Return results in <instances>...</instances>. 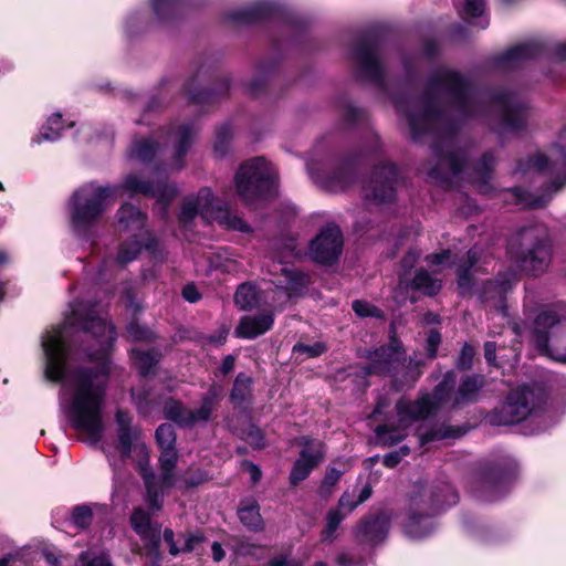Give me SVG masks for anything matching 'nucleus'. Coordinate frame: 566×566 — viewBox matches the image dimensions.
Returning <instances> with one entry per match:
<instances>
[{
    "instance_id": "nucleus-30",
    "label": "nucleus",
    "mask_w": 566,
    "mask_h": 566,
    "mask_svg": "<svg viewBox=\"0 0 566 566\" xmlns=\"http://www.w3.org/2000/svg\"><path fill=\"white\" fill-rule=\"evenodd\" d=\"M413 290L422 292L424 295L433 296L440 291L442 283L433 273L426 269L417 270L410 283Z\"/></svg>"
},
{
    "instance_id": "nucleus-39",
    "label": "nucleus",
    "mask_w": 566,
    "mask_h": 566,
    "mask_svg": "<svg viewBox=\"0 0 566 566\" xmlns=\"http://www.w3.org/2000/svg\"><path fill=\"white\" fill-rule=\"evenodd\" d=\"M235 304L241 310L252 308L258 302V293L253 285L243 283L241 284L234 295Z\"/></svg>"
},
{
    "instance_id": "nucleus-21",
    "label": "nucleus",
    "mask_w": 566,
    "mask_h": 566,
    "mask_svg": "<svg viewBox=\"0 0 566 566\" xmlns=\"http://www.w3.org/2000/svg\"><path fill=\"white\" fill-rule=\"evenodd\" d=\"M343 250V235L337 226L328 224L311 242L310 252L315 262L332 264Z\"/></svg>"
},
{
    "instance_id": "nucleus-16",
    "label": "nucleus",
    "mask_w": 566,
    "mask_h": 566,
    "mask_svg": "<svg viewBox=\"0 0 566 566\" xmlns=\"http://www.w3.org/2000/svg\"><path fill=\"white\" fill-rule=\"evenodd\" d=\"M301 450L298 458L293 463L289 481L292 486L298 485L306 480L325 458V447L321 440L310 437H301L297 440Z\"/></svg>"
},
{
    "instance_id": "nucleus-45",
    "label": "nucleus",
    "mask_w": 566,
    "mask_h": 566,
    "mask_svg": "<svg viewBox=\"0 0 566 566\" xmlns=\"http://www.w3.org/2000/svg\"><path fill=\"white\" fill-rule=\"evenodd\" d=\"M187 409L181 402L170 399L165 402L164 412L166 418L184 427Z\"/></svg>"
},
{
    "instance_id": "nucleus-33",
    "label": "nucleus",
    "mask_w": 566,
    "mask_h": 566,
    "mask_svg": "<svg viewBox=\"0 0 566 566\" xmlns=\"http://www.w3.org/2000/svg\"><path fill=\"white\" fill-rule=\"evenodd\" d=\"M433 530V522L423 515L411 513L405 525L406 533L412 538H422Z\"/></svg>"
},
{
    "instance_id": "nucleus-15",
    "label": "nucleus",
    "mask_w": 566,
    "mask_h": 566,
    "mask_svg": "<svg viewBox=\"0 0 566 566\" xmlns=\"http://www.w3.org/2000/svg\"><path fill=\"white\" fill-rule=\"evenodd\" d=\"M123 188L129 192L150 196L160 205L161 213H166L167 206L178 195V188L169 182L158 170L155 171L150 180H142L136 175H129L125 178Z\"/></svg>"
},
{
    "instance_id": "nucleus-25",
    "label": "nucleus",
    "mask_w": 566,
    "mask_h": 566,
    "mask_svg": "<svg viewBox=\"0 0 566 566\" xmlns=\"http://www.w3.org/2000/svg\"><path fill=\"white\" fill-rule=\"evenodd\" d=\"M422 361L410 357L406 360L405 354L402 355V365H400L398 375L392 380V388L400 391L403 388L412 387L420 378L422 370Z\"/></svg>"
},
{
    "instance_id": "nucleus-4",
    "label": "nucleus",
    "mask_w": 566,
    "mask_h": 566,
    "mask_svg": "<svg viewBox=\"0 0 566 566\" xmlns=\"http://www.w3.org/2000/svg\"><path fill=\"white\" fill-rule=\"evenodd\" d=\"M455 384L453 371L446 374L442 381L436 387L432 397L424 395L416 401L401 398L396 403L398 426L381 424L375 430L379 442L394 446L407 436V428L417 420L426 418L442 401L447 400Z\"/></svg>"
},
{
    "instance_id": "nucleus-38",
    "label": "nucleus",
    "mask_w": 566,
    "mask_h": 566,
    "mask_svg": "<svg viewBox=\"0 0 566 566\" xmlns=\"http://www.w3.org/2000/svg\"><path fill=\"white\" fill-rule=\"evenodd\" d=\"M142 250V242L137 239L135 233L128 241L124 242L118 251L116 261L120 265L135 260Z\"/></svg>"
},
{
    "instance_id": "nucleus-64",
    "label": "nucleus",
    "mask_w": 566,
    "mask_h": 566,
    "mask_svg": "<svg viewBox=\"0 0 566 566\" xmlns=\"http://www.w3.org/2000/svg\"><path fill=\"white\" fill-rule=\"evenodd\" d=\"M352 497L353 496L348 492H345L338 502L339 507L346 510L347 513H350L359 505L357 500L355 501Z\"/></svg>"
},
{
    "instance_id": "nucleus-12",
    "label": "nucleus",
    "mask_w": 566,
    "mask_h": 566,
    "mask_svg": "<svg viewBox=\"0 0 566 566\" xmlns=\"http://www.w3.org/2000/svg\"><path fill=\"white\" fill-rule=\"evenodd\" d=\"M544 402L541 389L520 386L513 389L505 402L491 415V422L496 426H510L526 419Z\"/></svg>"
},
{
    "instance_id": "nucleus-42",
    "label": "nucleus",
    "mask_w": 566,
    "mask_h": 566,
    "mask_svg": "<svg viewBox=\"0 0 566 566\" xmlns=\"http://www.w3.org/2000/svg\"><path fill=\"white\" fill-rule=\"evenodd\" d=\"M485 9L484 0H467L463 7L462 15L464 19H480L478 25L481 29H485L489 25V20L483 18Z\"/></svg>"
},
{
    "instance_id": "nucleus-27",
    "label": "nucleus",
    "mask_w": 566,
    "mask_h": 566,
    "mask_svg": "<svg viewBox=\"0 0 566 566\" xmlns=\"http://www.w3.org/2000/svg\"><path fill=\"white\" fill-rule=\"evenodd\" d=\"M178 462L177 451H165L160 452L159 457V469H160V482L161 488H159L158 483L156 485L160 493V503L163 504V491L161 489H170L176 485L178 481V476L175 473V469Z\"/></svg>"
},
{
    "instance_id": "nucleus-48",
    "label": "nucleus",
    "mask_w": 566,
    "mask_h": 566,
    "mask_svg": "<svg viewBox=\"0 0 566 566\" xmlns=\"http://www.w3.org/2000/svg\"><path fill=\"white\" fill-rule=\"evenodd\" d=\"M237 433L253 448H262L264 446L261 430L252 423H248L245 428L238 430Z\"/></svg>"
},
{
    "instance_id": "nucleus-22",
    "label": "nucleus",
    "mask_w": 566,
    "mask_h": 566,
    "mask_svg": "<svg viewBox=\"0 0 566 566\" xmlns=\"http://www.w3.org/2000/svg\"><path fill=\"white\" fill-rule=\"evenodd\" d=\"M280 2L281 0H255L249 7H239L226 11L223 20L232 27H244L265 21L273 17Z\"/></svg>"
},
{
    "instance_id": "nucleus-41",
    "label": "nucleus",
    "mask_w": 566,
    "mask_h": 566,
    "mask_svg": "<svg viewBox=\"0 0 566 566\" xmlns=\"http://www.w3.org/2000/svg\"><path fill=\"white\" fill-rule=\"evenodd\" d=\"M232 136L233 132L228 125H223L217 130L213 151L218 157H223L229 154Z\"/></svg>"
},
{
    "instance_id": "nucleus-50",
    "label": "nucleus",
    "mask_w": 566,
    "mask_h": 566,
    "mask_svg": "<svg viewBox=\"0 0 566 566\" xmlns=\"http://www.w3.org/2000/svg\"><path fill=\"white\" fill-rule=\"evenodd\" d=\"M352 307L359 317L384 318V312L366 301L356 300Z\"/></svg>"
},
{
    "instance_id": "nucleus-31",
    "label": "nucleus",
    "mask_w": 566,
    "mask_h": 566,
    "mask_svg": "<svg viewBox=\"0 0 566 566\" xmlns=\"http://www.w3.org/2000/svg\"><path fill=\"white\" fill-rule=\"evenodd\" d=\"M485 381L482 375L467 376L460 384L454 403L474 401Z\"/></svg>"
},
{
    "instance_id": "nucleus-8",
    "label": "nucleus",
    "mask_w": 566,
    "mask_h": 566,
    "mask_svg": "<svg viewBox=\"0 0 566 566\" xmlns=\"http://www.w3.org/2000/svg\"><path fill=\"white\" fill-rule=\"evenodd\" d=\"M195 134L196 129L192 125L171 126L164 132L161 136L164 142L161 144L153 137L134 142L129 150V157L140 163L150 161L160 151V146L163 145L171 149L170 170L179 171L185 166L184 157L191 145Z\"/></svg>"
},
{
    "instance_id": "nucleus-23",
    "label": "nucleus",
    "mask_w": 566,
    "mask_h": 566,
    "mask_svg": "<svg viewBox=\"0 0 566 566\" xmlns=\"http://www.w3.org/2000/svg\"><path fill=\"white\" fill-rule=\"evenodd\" d=\"M221 396L222 387L214 384L211 385L202 397L201 406L197 409H187L184 427H195L207 422L211 417L214 406L221 399Z\"/></svg>"
},
{
    "instance_id": "nucleus-44",
    "label": "nucleus",
    "mask_w": 566,
    "mask_h": 566,
    "mask_svg": "<svg viewBox=\"0 0 566 566\" xmlns=\"http://www.w3.org/2000/svg\"><path fill=\"white\" fill-rule=\"evenodd\" d=\"M156 440L161 449L165 451H176V433L171 424L163 423L156 430Z\"/></svg>"
},
{
    "instance_id": "nucleus-53",
    "label": "nucleus",
    "mask_w": 566,
    "mask_h": 566,
    "mask_svg": "<svg viewBox=\"0 0 566 566\" xmlns=\"http://www.w3.org/2000/svg\"><path fill=\"white\" fill-rule=\"evenodd\" d=\"M345 518V514H342L339 510H329L326 517V530H325V537H332L334 532L337 530L340 522Z\"/></svg>"
},
{
    "instance_id": "nucleus-3",
    "label": "nucleus",
    "mask_w": 566,
    "mask_h": 566,
    "mask_svg": "<svg viewBox=\"0 0 566 566\" xmlns=\"http://www.w3.org/2000/svg\"><path fill=\"white\" fill-rule=\"evenodd\" d=\"M507 255L521 273L538 276L546 272L552 260V240L547 227L532 224L522 228L510 239Z\"/></svg>"
},
{
    "instance_id": "nucleus-57",
    "label": "nucleus",
    "mask_w": 566,
    "mask_h": 566,
    "mask_svg": "<svg viewBox=\"0 0 566 566\" xmlns=\"http://www.w3.org/2000/svg\"><path fill=\"white\" fill-rule=\"evenodd\" d=\"M81 558L83 560V566H113L109 556L106 554L93 556L88 559L85 554H82Z\"/></svg>"
},
{
    "instance_id": "nucleus-2",
    "label": "nucleus",
    "mask_w": 566,
    "mask_h": 566,
    "mask_svg": "<svg viewBox=\"0 0 566 566\" xmlns=\"http://www.w3.org/2000/svg\"><path fill=\"white\" fill-rule=\"evenodd\" d=\"M83 327L97 344L95 350L87 352L90 361L85 365L69 363L65 327L56 328L42 339L44 375L62 384L61 406L71 427L91 443H97L104 432L102 412L111 374L107 354L115 340V329L96 312L87 315Z\"/></svg>"
},
{
    "instance_id": "nucleus-59",
    "label": "nucleus",
    "mask_w": 566,
    "mask_h": 566,
    "mask_svg": "<svg viewBox=\"0 0 566 566\" xmlns=\"http://www.w3.org/2000/svg\"><path fill=\"white\" fill-rule=\"evenodd\" d=\"M366 117V114L363 109H359L353 105H347L344 109V118L348 123H358Z\"/></svg>"
},
{
    "instance_id": "nucleus-55",
    "label": "nucleus",
    "mask_w": 566,
    "mask_h": 566,
    "mask_svg": "<svg viewBox=\"0 0 566 566\" xmlns=\"http://www.w3.org/2000/svg\"><path fill=\"white\" fill-rule=\"evenodd\" d=\"M209 476L207 474V472L202 471V470H189L187 472V476H185L184 479V483H185V488H192V486H197L199 484H202L205 483L206 481H208Z\"/></svg>"
},
{
    "instance_id": "nucleus-9",
    "label": "nucleus",
    "mask_w": 566,
    "mask_h": 566,
    "mask_svg": "<svg viewBox=\"0 0 566 566\" xmlns=\"http://www.w3.org/2000/svg\"><path fill=\"white\" fill-rule=\"evenodd\" d=\"M532 340L541 355L566 364V306L541 312L534 321Z\"/></svg>"
},
{
    "instance_id": "nucleus-1",
    "label": "nucleus",
    "mask_w": 566,
    "mask_h": 566,
    "mask_svg": "<svg viewBox=\"0 0 566 566\" xmlns=\"http://www.w3.org/2000/svg\"><path fill=\"white\" fill-rule=\"evenodd\" d=\"M395 106L403 116L413 140L426 133H433L434 163L428 168L429 178L446 188L461 179L468 153L460 147L457 136L458 122L481 114L484 94L474 90L457 72L439 69L429 80L423 97L417 99L396 98ZM495 165L492 153H485L472 172L464 171L468 179L476 184L481 192L490 190L489 181Z\"/></svg>"
},
{
    "instance_id": "nucleus-20",
    "label": "nucleus",
    "mask_w": 566,
    "mask_h": 566,
    "mask_svg": "<svg viewBox=\"0 0 566 566\" xmlns=\"http://www.w3.org/2000/svg\"><path fill=\"white\" fill-rule=\"evenodd\" d=\"M517 282V275L514 270H506L499 273L495 280L484 283L480 291L481 301L489 307L495 310L501 319H507L505 298Z\"/></svg>"
},
{
    "instance_id": "nucleus-28",
    "label": "nucleus",
    "mask_w": 566,
    "mask_h": 566,
    "mask_svg": "<svg viewBox=\"0 0 566 566\" xmlns=\"http://www.w3.org/2000/svg\"><path fill=\"white\" fill-rule=\"evenodd\" d=\"M130 523L136 533L143 538L149 539L154 548H158L160 544L159 531L151 527L150 517L146 511L136 509L130 516Z\"/></svg>"
},
{
    "instance_id": "nucleus-46",
    "label": "nucleus",
    "mask_w": 566,
    "mask_h": 566,
    "mask_svg": "<svg viewBox=\"0 0 566 566\" xmlns=\"http://www.w3.org/2000/svg\"><path fill=\"white\" fill-rule=\"evenodd\" d=\"M155 14L160 20H168L176 13L179 0H150Z\"/></svg>"
},
{
    "instance_id": "nucleus-47",
    "label": "nucleus",
    "mask_w": 566,
    "mask_h": 566,
    "mask_svg": "<svg viewBox=\"0 0 566 566\" xmlns=\"http://www.w3.org/2000/svg\"><path fill=\"white\" fill-rule=\"evenodd\" d=\"M342 475L343 471L335 468H328L319 486V495L324 499L331 496L334 486L337 484Z\"/></svg>"
},
{
    "instance_id": "nucleus-18",
    "label": "nucleus",
    "mask_w": 566,
    "mask_h": 566,
    "mask_svg": "<svg viewBox=\"0 0 566 566\" xmlns=\"http://www.w3.org/2000/svg\"><path fill=\"white\" fill-rule=\"evenodd\" d=\"M546 50V48L539 41H530L515 45L503 54H501L496 62L503 69H511L518 66L525 61L535 59ZM554 60L563 62L566 60V41L557 43L554 46L547 49Z\"/></svg>"
},
{
    "instance_id": "nucleus-58",
    "label": "nucleus",
    "mask_w": 566,
    "mask_h": 566,
    "mask_svg": "<svg viewBox=\"0 0 566 566\" xmlns=\"http://www.w3.org/2000/svg\"><path fill=\"white\" fill-rule=\"evenodd\" d=\"M449 437H450V433L448 432V430H444V429L432 430V431H429L420 437V444L426 446L430 442H433L437 440H443Z\"/></svg>"
},
{
    "instance_id": "nucleus-10",
    "label": "nucleus",
    "mask_w": 566,
    "mask_h": 566,
    "mask_svg": "<svg viewBox=\"0 0 566 566\" xmlns=\"http://www.w3.org/2000/svg\"><path fill=\"white\" fill-rule=\"evenodd\" d=\"M198 214L207 222L217 221L230 229L249 230V226L241 218L217 207L216 198L211 189L207 187L201 188L197 196H188L184 199L179 222L186 227Z\"/></svg>"
},
{
    "instance_id": "nucleus-40",
    "label": "nucleus",
    "mask_w": 566,
    "mask_h": 566,
    "mask_svg": "<svg viewBox=\"0 0 566 566\" xmlns=\"http://www.w3.org/2000/svg\"><path fill=\"white\" fill-rule=\"evenodd\" d=\"M354 180L353 169L348 166L339 168V175L328 177L325 180V187L331 191L345 190Z\"/></svg>"
},
{
    "instance_id": "nucleus-54",
    "label": "nucleus",
    "mask_w": 566,
    "mask_h": 566,
    "mask_svg": "<svg viewBox=\"0 0 566 566\" xmlns=\"http://www.w3.org/2000/svg\"><path fill=\"white\" fill-rule=\"evenodd\" d=\"M451 251L443 250L439 253H432L426 256L424 261L430 268H441L450 264Z\"/></svg>"
},
{
    "instance_id": "nucleus-17",
    "label": "nucleus",
    "mask_w": 566,
    "mask_h": 566,
    "mask_svg": "<svg viewBox=\"0 0 566 566\" xmlns=\"http://www.w3.org/2000/svg\"><path fill=\"white\" fill-rule=\"evenodd\" d=\"M405 350L399 339L390 337L387 345L380 346L368 355V365L365 367L367 375L391 376L394 379L398 375L400 365H402V355Z\"/></svg>"
},
{
    "instance_id": "nucleus-60",
    "label": "nucleus",
    "mask_w": 566,
    "mask_h": 566,
    "mask_svg": "<svg viewBox=\"0 0 566 566\" xmlns=\"http://www.w3.org/2000/svg\"><path fill=\"white\" fill-rule=\"evenodd\" d=\"M441 342V335L438 331L431 329L428 334V356L433 359L437 354V348Z\"/></svg>"
},
{
    "instance_id": "nucleus-63",
    "label": "nucleus",
    "mask_w": 566,
    "mask_h": 566,
    "mask_svg": "<svg viewBox=\"0 0 566 566\" xmlns=\"http://www.w3.org/2000/svg\"><path fill=\"white\" fill-rule=\"evenodd\" d=\"M496 344L494 342H486L484 344V357L489 365L497 366L496 364Z\"/></svg>"
},
{
    "instance_id": "nucleus-51",
    "label": "nucleus",
    "mask_w": 566,
    "mask_h": 566,
    "mask_svg": "<svg viewBox=\"0 0 566 566\" xmlns=\"http://www.w3.org/2000/svg\"><path fill=\"white\" fill-rule=\"evenodd\" d=\"M133 357L136 359L138 368L143 375H147L157 361L155 355L149 352L133 350Z\"/></svg>"
},
{
    "instance_id": "nucleus-24",
    "label": "nucleus",
    "mask_w": 566,
    "mask_h": 566,
    "mask_svg": "<svg viewBox=\"0 0 566 566\" xmlns=\"http://www.w3.org/2000/svg\"><path fill=\"white\" fill-rule=\"evenodd\" d=\"M273 325V316L271 313H263L260 315L243 316L235 328V335L243 338H254L266 331Z\"/></svg>"
},
{
    "instance_id": "nucleus-43",
    "label": "nucleus",
    "mask_w": 566,
    "mask_h": 566,
    "mask_svg": "<svg viewBox=\"0 0 566 566\" xmlns=\"http://www.w3.org/2000/svg\"><path fill=\"white\" fill-rule=\"evenodd\" d=\"M506 491V482H504L502 479L492 481L486 480L483 482V490L480 494V497L484 501L492 502L501 499Z\"/></svg>"
},
{
    "instance_id": "nucleus-32",
    "label": "nucleus",
    "mask_w": 566,
    "mask_h": 566,
    "mask_svg": "<svg viewBox=\"0 0 566 566\" xmlns=\"http://www.w3.org/2000/svg\"><path fill=\"white\" fill-rule=\"evenodd\" d=\"M230 398L238 407L248 405L252 398V378L244 374H239L234 380Z\"/></svg>"
},
{
    "instance_id": "nucleus-29",
    "label": "nucleus",
    "mask_w": 566,
    "mask_h": 566,
    "mask_svg": "<svg viewBox=\"0 0 566 566\" xmlns=\"http://www.w3.org/2000/svg\"><path fill=\"white\" fill-rule=\"evenodd\" d=\"M146 216L132 205H124L118 210V228L120 231L140 232L145 227Z\"/></svg>"
},
{
    "instance_id": "nucleus-11",
    "label": "nucleus",
    "mask_w": 566,
    "mask_h": 566,
    "mask_svg": "<svg viewBox=\"0 0 566 566\" xmlns=\"http://www.w3.org/2000/svg\"><path fill=\"white\" fill-rule=\"evenodd\" d=\"M117 188L93 182L82 186L73 196L72 223L77 232L84 231L105 211L108 199L115 198Z\"/></svg>"
},
{
    "instance_id": "nucleus-5",
    "label": "nucleus",
    "mask_w": 566,
    "mask_h": 566,
    "mask_svg": "<svg viewBox=\"0 0 566 566\" xmlns=\"http://www.w3.org/2000/svg\"><path fill=\"white\" fill-rule=\"evenodd\" d=\"M237 195L249 206H260L279 193V171L264 157L243 161L234 176Z\"/></svg>"
},
{
    "instance_id": "nucleus-36",
    "label": "nucleus",
    "mask_w": 566,
    "mask_h": 566,
    "mask_svg": "<svg viewBox=\"0 0 566 566\" xmlns=\"http://www.w3.org/2000/svg\"><path fill=\"white\" fill-rule=\"evenodd\" d=\"M479 260V251L476 248L468 252L467 261L461 263L458 269V285L462 292L469 291L472 286L470 270Z\"/></svg>"
},
{
    "instance_id": "nucleus-6",
    "label": "nucleus",
    "mask_w": 566,
    "mask_h": 566,
    "mask_svg": "<svg viewBox=\"0 0 566 566\" xmlns=\"http://www.w3.org/2000/svg\"><path fill=\"white\" fill-rule=\"evenodd\" d=\"M527 171L552 174L566 171V126L559 133L557 142L549 150V155L536 154L528 158L525 166L523 163H518L515 174ZM565 184L566 177L563 180L556 179L552 182L549 190L541 196L524 191L518 187L513 189V193L518 202L537 209L545 207L551 201L553 195Z\"/></svg>"
},
{
    "instance_id": "nucleus-35",
    "label": "nucleus",
    "mask_w": 566,
    "mask_h": 566,
    "mask_svg": "<svg viewBox=\"0 0 566 566\" xmlns=\"http://www.w3.org/2000/svg\"><path fill=\"white\" fill-rule=\"evenodd\" d=\"M240 521L248 527L256 530L261 527L262 518L259 512L258 504L252 500H245L241 502L239 509Z\"/></svg>"
},
{
    "instance_id": "nucleus-37",
    "label": "nucleus",
    "mask_w": 566,
    "mask_h": 566,
    "mask_svg": "<svg viewBox=\"0 0 566 566\" xmlns=\"http://www.w3.org/2000/svg\"><path fill=\"white\" fill-rule=\"evenodd\" d=\"M62 115L60 113L53 114L42 127L40 134L34 138V142L40 144L43 140L54 142L60 138V130L62 129Z\"/></svg>"
},
{
    "instance_id": "nucleus-61",
    "label": "nucleus",
    "mask_w": 566,
    "mask_h": 566,
    "mask_svg": "<svg viewBox=\"0 0 566 566\" xmlns=\"http://www.w3.org/2000/svg\"><path fill=\"white\" fill-rule=\"evenodd\" d=\"M203 541V536L201 533H190L187 535L185 539V545L182 547V552H191L193 551L198 544Z\"/></svg>"
},
{
    "instance_id": "nucleus-19",
    "label": "nucleus",
    "mask_w": 566,
    "mask_h": 566,
    "mask_svg": "<svg viewBox=\"0 0 566 566\" xmlns=\"http://www.w3.org/2000/svg\"><path fill=\"white\" fill-rule=\"evenodd\" d=\"M397 169L392 164H384L375 169L370 181L364 187V198L375 205L390 202L396 196Z\"/></svg>"
},
{
    "instance_id": "nucleus-26",
    "label": "nucleus",
    "mask_w": 566,
    "mask_h": 566,
    "mask_svg": "<svg viewBox=\"0 0 566 566\" xmlns=\"http://www.w3.org/2000/svg\"><path fill=\"white\" fill-rule=\"evenodd\" d=\"M388 530L389 518L385 514H380L371 520L364 521L357 527V536L376 544L386 537Z\"/></svg>"
},
{
    "instance_id": "nucleus-14",
    "label": "nucleus",
    "mask_w": 566,
    "mask_h": 566,
    "mask_svg": "<svg viewBox=\"0 0 566 566\" xmlns=\"http://www.w3.org/2000/svg\"><path fill=\"white\" fill-rule=\"evenodd\" d=\"M492 109L499 114V133H517L526 125L527 104L512 92L497 93L491 104Z\"/></svg>"
},
{
    "instance_id": "nucleus-49",
    "label": "nucleus",
    "mask_w": 566,
    "mask_h": 566,
    "mask_svg": "<svg viewBox=\"0 0 566 566\" xmlns=\"http://www.w3.org/2000/svg\"><path fill=\"white\" fill-rule=\"evenodd\" d=\"M72 522L80 528H86L93 518L92 507L88 505H77L72 511Z\"/></svg>"
},
{
    "instance_id": "nucleus-13",
    "label": "nucleus",
    "mask_w": 566,
    "mask_h": 566,
    "mask_svg": "<svg viewBox=\"0 0 566 566\" xmlns=\"http://www.w3.org/2000/svg\"><path fill=\"white\" fill-rule=\"evenodd\" d=\"M358 76L375 85L382 86L385 67L381 59L379 41L374 36L359 39L352 52Z\"/></svg>"
},
{
    "instance_id": "nucleus-56",
    "label": "nucleus",
    "mask_w": 566,
    "mask_h": 566,
    "mask_svg": "<svg viewBox=\"0 0 566 566\" xmlns=\"http://www.w3.org/2000/svg\"><path fill=\"white\" fill-rule=\"evenodd\" d=\"M474 354V348L471 345L465 344L462 347L461 355L458 360L459 367L462 369H470L472 366Z\"/></svg>"
},
{
    "instance_id": "nucleus-34",
    "label": "nucleus",
    "mask_w": 566,
    "mask_h": 566,
    "mask_svg": "<svg viewBox=\"0 0 566 566\" xmlns=\"http://www.w3.org/2000/svg\"><path fill=\"white\" fill-rule=\"evenodd\" d=\"M308 282L307 274L285 269V296L291 298L302 295Z\"/></svg>"
},
{
    "instance_id": "nucleus-52",
    "label": "nucleus",
    "mask_w": 566,
    "mask_h": 566,
    "mask_svg": "<svg viewBox=\"0 0 566 566\" xmlns=\"http://www.w3.org/2000/svg\"><path fill=\"white\" fill-rule=\"evenodd\" d=\"M326 350V347L322 343H315L312 345L296 344L293 347V354L305 355L306 357L321 356Z\"/></svg>"
},
{
    "instance_id": "nucleus-7",
    "label": "nucleus",
    "mask_w": 566,
    "mask_h": 566,
    "mask_svg": "<svg viewBox=\"0 0 566 566\" xmlns=\"http://www.w3.org/2000/svg\"><path fill=\"white\" fill-rule=\"evenodd\" d=\"M117 424V439L118 448L122 455L129 458L135 452L138 459V470L146 486V501L154 510H160V493L156 485V475L149 464V453L145 442L142 440V434L136 426L132 424V417L129 413L117 410L115 415Z\"/></svg>"
},
{
    "instance_id": "nucleus-62",
    "label": "nucleus",
    "mask_w": 566,
    "mask_h": 566,
    "mask_svg": "<svg viewBox=\"0 0 566 566\" xmlns=\"http://www.w3.org/2000/svg\"><path fill=\"white\" fill-rule=\"evenodd\" d=\"M420 254H421L420 251H418L416 249L409 250L401 261L402 268L405 270L412 269L415 266V264L417 263V261L419 260Z\"/></svg>"
}]
</instances>
